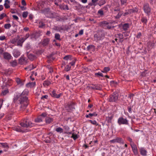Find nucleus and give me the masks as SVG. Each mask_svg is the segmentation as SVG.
Listing matches in <instances>:
<instances>
[{"label":"nucleus","mask_w":156,"mask_h":156,"mask_svg":"<svg viewBox=\"0 0 156 156\" xmlns=\"http://www.w3.org/2000/svg\"><path fill=\"white\" fill-rule=\"evenodd\" d=\"M19 101L21 105V108H24L28 105V98L26 96H20L18 97Z\"/></svg>","instance_id":"1"},{"label":"nucleus","mask_w":156,"mask_h":156,"mask_svg":"<svg viewBox=\"0 0 156 156\" xmlns=\"http://www.w3.org/2000/svg\"><path fill=\"white\" fill-rule=\"evenodd\" d=\"M20 125L21 127L23 128L31 127L34 126V124L30 122L27 119H23L20 123Z\"/></svg>","instance_id":"2"},{"label":"nucleus","mask_w":156,"mask_h":156,"mask_svg":"<svg viewBox=\"0 0 156 156\" xmlns=\"http://www.w3.org/2000/svg\"><path fill=\"white\" fill-rule=\"evenodd\" d=\"M118 94L116 92H114L110 95L108 98V101L109 102H115L118 100Z\"/></svg>","instance_id":"3"},{"label":"nucleus","mask_w":156,"mask_h":156,"mask_svg":"<svg viewBox=\"0 0 156 156\" xmlns=\"http://www.w3.org/2000/svg\"><path fill=\"white\" fill-rule=\"evenodd\" d=\"M118 123L119 125L121 124L127 125L129 124L128 121L127 119L122 117L119 118L118 120Z\"/></svg>","instance_id":"4"},{"label":"nucleus","mask_w":156,"mask_h":156,"mask_svg":"<svg viewBox=\"0 0 156 156\" xmlns=\"http://www.w3.org/2000/svg\"><path fill=\"white\" fill-rule=\"evenodd\" d=\"M144 10L145 13L148 16L149 15L151 11V8L150 7L149 4L145 3L144 5Z\"/></svg>","instance_id":"5"},{"label":"nucleus","mask_w":156,"mask_h":156,"mask_svg":"<svg viewBox=\"0 0 156 156\" xmlns=\"http://www.w3.org/2000/svg\"><path fill=\"white\" fill-rule=\"evenodd\" d=\"M22 128L20 126H15L13 127V129L17 132L22 133H25L28 131V129H24L23 128Z\"/></svg>","instance_id":"6"},{"label":"nucleus","mask_w":156,"mask_h":156,"mask_svg":"<svg viewBox=\"0 0 156 156\" xmlns=\"http://www.w3.org/2000/svg\"><path fill=\"white\" fill-rule=\"evenodd\" d=\"M110 142L111 143H117L123 144L124 143L123 139L122 138L119 137H116L113 140H110Z\"/></svg>","instance_id":"7"},{"label":"nucleus","mask_w":156,"mask_h":156,"mask_svg":"<svg viewBox=\"0 0 156 156\" xmlns=\"http://www.w3.org/2000/svg\"><path fill=\"white\" fill-rule=\"evenodd\" d=\"M28 93V90L25 89L22 92L21 94H19L16 95L15 96L14 98V101H16L18 99V97L20 96H26V95H27Z\"/></svg>","instance_id":"8"},{"label":"nucleus","mask_w":156,"mask_h":156,"mask_svg":"<svg viewBox=\"0 0 156 156\" xmlns=\"http://www.w3.org/2000/svg\"><path fill=\"white\" fill-rule=\"evenodd\" d=\"M130 146L134 154L135 155H137L138 153L137 148L136 145L134 143H131Z\"/></svg>","instance_id":"9"},{"label":"nucleus","mask_w":156,"mask_h":156,"mask_svg":"<svg viewBox=\"0 0 156 156\" xmlns=\"http://www.w3.org/2000/svg\"><path fill=\"white\" fill-rule=\"evenodd\" d=\"M51 95L52 97L54 98H59L62 94V93L57 94L56 91L54 90L51 92Z\"/></svg>","instance_id":"10"},{"label":"nucleus","mask_w":156,"mask_h":156,"mask_svg":"<svg viewBox=\"0 0 156 156\" xmlns=\"http://www.w3.org/2000/svg\"><path fill=\"white\" fill-rule=\"evenodd\" d=\"M50 39L49 38H46L43 39L41 41V44L43 46H47L50 42Z\"/></svg>","instance_id":"11"},{"label":"nucleus","mask_w":156,"mask_h":156,"mask_svg":"<svg viewBox=\"0 0 156 156\" xmlns=\"http://www.w3.org/2000/svg\"><path fill=\"white\" fill-rule=\"evenodd\" d=\"M66 108L68 112H71L75 108L74 104L72 103L68 105L66 107Z\"/></svg>","instance_id":"12"},{"label":"nucleus","mask_w":156,"mask_h":156,"mask_svg":"<svg viewBox=\"0 0 156 156\" xmlns=\"http://www.w3.org/2000/svg\"><path fill=\"white\" fill-rule=\"evenodd\" d=\"M90 88L94 90H100L101 89V86L99 84H96L90 87Z\"/></svg>","instance_id":"13"},{"label":"nucleus","mask_w":156,"mask_h":156,"mask_svg":"<svg viewBox=\"0 0 156 156\" xmlns=\"http://www.w3.org/2000/svg\"><path fill=\"white\" fill-rule=\"evenodd\" d=\"M13 54L14 57L17 58L20 55V53L19 51L17 49H14L13 51Z\"/></svg>","instance_id":"14"},{"label":"nucleus","mask_w":156,"mask_h":156,"mask_svg":"<svg viewBox=\"0 0 156 156\" xmlns=\"http://www.w3.org/2000/svg\"><path fill=\"white\" fill-rule=\"evenodd\" d=\"M98 114L96 112H94L92 113H89L88 114H87L85 115L86 118L90 119H91L93 116H96Z\"/></svg>","instance_id":"15"},{"label":"nucleus","mask_w":156,"mask_h":156,"mask_svg":"<svg viewBox=\"0 0 156 156\" xmlns=\"http://www.w3.org/2000/svg\"><path fill=\"white\" fill-rule=\"evenodd\" d=\"M140 151V154L142 155L146 156L147 155V151L144 148H141Z\"/></svg>","instance_id":"16"},{"label":"nucleus","mask_w":156,"mask_h":156,"mask_svg":"<svg viewBox=\"0 0 156 156\" xmlns=\"http://www.w3.org/2000/svg\"><path fill=\"white\" fill-rule=\"evenodd\" d=\"M3 57L5 59L9 60L11 58V55L8 52H5L3 53Z\"/></svg>","instance_id":"17"},{"label":"nucleus","mask_w":156,"mask_h":156,"mask_svg":"<svg viewBox=\"0 0 156 156\" xmlns=\"http://www.w3.org/2000/svg\"><path fill=\"white\" fill-rule=\"evenodd\" d=\"M16 81L17 84L20 86H23L24 84V81L21 80L18 78H17L16 79Z\"/></svg>","instance_id":"18"},{"label":"nucleus","mask_w":156,"mask_h":156,"mask_svg":"<svg viewBox=\"0 0 156 156\" xmlns=\"http://www.w3.org/2000/svg\"><path fill=\"white\" fill-rule=\"evenodd\" d=\"M10 3V2L9 0H5L4 5L6 9H8L10 8V6L9 5Z\"/></svg>","instance_id":"19"},{"label":"nucleus","mask_w":156,"mask_h":156,"mask_svg":"<svg viewBox=\"0 0 156 156\" xmlns=\"http://www.w3.org/2000/svg\"><path fill=\"white\" fill-rule=\"evenodd\" d=\"M36 85L35 82H34L31 83H29L26 84V86L28 87H35Z\"/></svg>","instance_id":"20"},{"label":"nucleus","mask_w":156,"mask_h":156,"mask_svg":"<svg viewBox=\"0 0 156 156\" xmlns=\"http://www.w3.org/2000/svg\"><path fill=\"white\" fill-rule=\"evenodd\" d=\"M38 33L37 32H35L33 33L31 35V38H34L36 39L38 37Z\"/></svg>","instance_id":"21"},{"label":"nucleus","mask_w":156,"mask_h":156,"mask_svg":"<svg viewBox=\"0 0 156 156\" xmlns=\"http://www.w3.org/2000/svg\"><path fill=\"white\" fill-rule=\"evenodd\" d=\"M53 121V119L52 118L49 117H47L45 119V121L47 124H49Z\"/></svg>","instance_id":"22"},{"label":"nucleus","mask_w":156,"mask_h":156,"mask_svg":"<svg viewBox=\"0 0 156 156\" xmlns=\"http://www.w3.org/2000/svg\"><path fill=\"white\" fill-rule=\"evenodd\" d=\"M141 21L144 24H146L147 22V20L146 17H143L141 18Z\"/></svg>","instance_id":"23"},{"label":"nucleus","mask_w":156,"mask_h":156,"mask_svg":"<svg viewBox=\"0 0 156 156\" xmlns=\"http://www.w3.org/2000/svg\"><path fill=\"white\" fill-rule=\"evenodd\" d=\"M123 12L122 11H119L117 15L115 16V18L116 19H118L123 14Z\"/></svg>","instance_id":"24"},{"label":"nucleus","mask_w":156,"mask_h":156,"mask_svg":"<svg viewBox=\"0 0 156 156\" xmlns=\"http://www.w3.org/2000/svg\"><path fill=\"white\" fill-rule=\"evenodd\" d=\"M129 25L128 23H125L122 26L123 29L125 31L127 30L128 29V28H129Z\"/></svg>","instance_id":"25"},{"label":"nucleus","mask_w":156,"mask_h":156,"mask_svg":"<svg viewBox=\"0 0 156 156\" xmlns=\"http://www.w3.org/2000/svg\"><path fill=\"white\" fill-rule=\"evenodd\" d=\"M24 40H23V39L21 38H20L17 42V44L18 45H20L22 46V44L24 42Z\"/></svg>","instance_id":"26"},{"label":"nucleus","mask_w":156,"mask_h":156,"mask_svg":"<svg viewBox=\"0 0 156 156\" xmlns=\"http://www.w3.org/2000/svg\"><path fill=\"white\" fill-rule=\"evenodd\" d=\"M1 146L3 148H5L7 149L9 148L8 144L6 143H1Z\"/></svg>","instance_id":"27"},{"label":"nucleus","mask_w":156,"mask_h":156,"mask_svg":"<svg viewBox=\"0 0 156 156\" xmlns=\"http://www.w3.org/2000/svg\"><path fill=\"white\" fill-rule=\"evenodd\" d=\"M55 130L57 132L60 133H62L63 131V129L62 128L60 127H58L56 128Z\"/></svg>","instance_id":"28"},{"label":"nucleus","mask_w":156,"mask_h":156,"mask_svg":"<svg viewBox=\"0 0 156 156\" xmlns=\"http://www.w3.org/2000/svg\"><path fill=\"white\" fill-rule=\"evenodd\" d=\"M51 83V82L48 81H44L43 84L45 87L49 86Z\"/></svg>","instance_id":"29"},{"label":"nucleus","mask_w":156,"mask_h":156,"mask_svg":"<svg viewBox=\"0 0 156 156\" xmlns=\"http://www.w3.org/2000/svg\"><path fill=\"white\" fill-rule=\"evenodd\" d=\"M10 63L11 65L13 67H14L17 65V62L16 60L11 61Z\"/></svg>","instance_id":"30"},{"label":"nucleus","mask_w":156,"mask_h":156,"mask_svg":"<svg viewBox=\"0 0 156 156\" xmlns=\"http://www.w3.org/2000/svg\"><path fill=\"white\" fill-rule=\"evenodd\" d=\"M26 61V58L24 57H21L19 59L20 62L21 64L23 63Z\"/></svg>","instance_id":"31"},{"label":"nucleus","mask_w":156,"mask_h":156,"mask_svg":"<svg viewBox=\"0 0 156 156\" xmlns=\"http://www.w3.org/2000/svg\"><path fill=\"white\" fill-rule=\"evenodd\" d=\"M55 38L56 39L59 40H61V39L60 38V34L58 33H56L55 34Z\"/></svg>","instance_id":"32"},{"label":"nucleus","mask_w":156,"mask_h":156,"mask_svg":"<svg viewBox=\"0 0 156 156\" xmlns=\"http://www.w3.org/2000/svg\"><path fill=\"white\" fill-rule=\"evenodd\" d=\"M35 121L36 122H42V119L41 117L40 116L36 119L35 120Z\"/></svg>","instance_id":"33"},{"label":"nucleus","mask_w":156,"mask_h":156,"mask_svg":"<svg viewBox=\"0 0 156 156\" xmlns=\"http://www.w3.org/2000/svg\"><path fill=\"white\" fill-rule=\"evenodd\" d=\"M9 92L8 90H5L2 91V92L1 94V95L2 96L5 95Z\"/></svg>","instance_id":"34"},{"label":"nucleus","mask_w":156,"mask_h":156,"mask_svg":"<svg viewBox=\"0 0 156 156\" xmlns=\"http://www.w3.org/2000/svg\"><path fill=\"white\" fill-rule=\"evenodd\" d=\"M11 27V25L10 23L5 24L4 25V28L5 29H9Z\"/></svg>","instance_id":"35"},{"label":"nucleus","mask_w":156,"mask_h":156,"mask_svg":"<svg viewBox=\"0 0 156 156\" xmlns=\"http://www.w3.org/2000/svg\"><path fill=\"white\" fill-rule=\"evenodd\" d=\"M88 121L90 122V123L93 125H96V126H98V123H97V122L95 120H88Z\"/></svg>","instance_id":"36"},{"label":"nucleus","mask_w":156,"mask_h":156,"mask_svg":"<svg viewBox=\"0 0 156 156\" xmlns=\"http://www.w3.org/2000/svg\"><path fill=\"white\" fill-rule=\"evenodd\" d=\"M95 75L97 77H99L100 76L101 77L103 76V74L102 73L99 72L97 73H95Z\"/></svg>","instance_id":"37"},{"label":"nucleus","mask_w":156,"mask_h":156,"mask_svg":"<svg viewBox=\"0 0 156 156\" xmlns=\"http://www.w3.org/2000/svg\"><path fill=\"white\" fill-rule=\"evenodd\" d=\"M39 28H43V27L45 26V24L41 21H40L39 22Z\"/></svg>","instance_id":"38"},{"label":"nucleus","mask_w":156,"mask_h":156,"mask_svg":"<svg viewBox=\"0 0 156 156\" xmlns=\"http://www.w3.org/2000/svg\"><path fill=\"white\" fill-rule=\"evenodd\" d=\"M127 0H120V1L121 2V5H126L127 3Z\"/></svg>","instance_id":"39"},{"label":"nucleus","mask_w":156,"mask_h":156,"mask_svg":"<svg viewBox=\"0 0 156 156\" xmlns=\"http://www.w3.org/2000/svg\"><path fill=\"white\" fill-rule=\"evenodd\" d=\"M98 13L101 16H102L104 15L103 11L101 9L99 10L98 11Z\"/></svg>","instance_id":"40"},{"label":"nucleus","mask_w":156,"mask_h":156,"mask_svg":"<svg viewBox=\"0 0 156 156\" xmlns=\"http://www.w3.org/2000/svg\"><path fill=\"white\" fill-rule=\"evenodd\" d=\"M7 16L6 14L5 13H2L0 15V20L2 19L4 17Z\"/></svg>","instance_id":"41"},{"label":"nucleus","mask_w":156,"mask_h":156,"mask_svg":"<svg viewBox=\"0 0 156 156\" xmlns=\"http://www.w3.org/2000/svg\"><path fill=\"white\" fill-rule=\"evenodd\" d=\"M71 68V66L68 65H67L66 66L65 68V70L66 71H68L70 70Z\"/></svg>","instance_id":"42"},{"label":"nucleus","mask_w":156,"mask_h":156,"mask_svg":"<svg viewBox=\"0 0 156 156\" xmlns=\"http://www.w3.org/2000/svg\"><path fill=\"white\" fill-rule=\"evenodd\" d=\"M71 137L73 138L74 140H76L78 138V136L76 134L73 133Z\"/></svg>","instance_id":"43"},{"label":"nucleus","mask_w":156,"mask_h":156,"mask_svg":"<svg viewBox=\"0 0 156 156\" xmlns=\"http://www.w3.org/2000/svg\"><path fill=\"white\" fill-rule=\"evenodd\" d=\"M35 67H34L33 65H30L29 67H27L25 68L26 69H28L30 70H31L34 69Z\"/></svg>","instance_id":"44"},{"label":"nucleus","mask_w":156,"mask_h":156,"mask_svg":"<svg viewBox=\"0 0 156 156\" xmlns=\"http://www.w3.org/2000/svg\"><path fill=\"white\" fill-rule=\"evenodd\" d=\"M28 12H23L22 16L23 18H26L27 17Z\"/></svg>","instance_id":"45"},{"label":"nucleus","mask_w":156,"mask_h":156,"mask_svg":"<svg viewBox=\"0 0 156 156\" xmlns=\"http://www.w3.org/2000/svg\"><path fill=\"white\" fill-rule=\"evenodd\" d=\"M62 6H60V8L61 9H66L67 10H69V9L67 5H64L63 6V7H62Z\"/></svg>","instance_id":"46"},{"label":"nucleus","mask_w":156,"mask_h":156,"mask_svg":"<svg viewBox=\"0 0 156 156\" xmlns=\"http://www.w3.org/2000/svg\"><path fill=\"white\" fill-rule=\"evenodd\" d=\"M29 34L28 33L25 36L22 38L23 39V40H24V41H25L29 37Z\"/></svg>","instance_id":"47"},{"label":"nucleus","mask_w":156,"mask_h":156,"mask_svg":"<svg viewBox=\"0 0 156 156\" xmlns=\"http://www.w3.org/2000/svg\"><path fill=\"white\" fill-rule=\"evenodd\" d=\"M94 47V45H89L88 46L87 48V50L89 51L90 49H91L92 48H93Z\"/></svg>","instance_id":"48"},{"label":"nucleus","mask_w":156,"mask_h":156,"mask_svg":"<svg viewBox=\"0 0 156 156\" xmlns=\"http://www.w3.org/2000/svg\"><path fill=\"white\" fill-rule=\"evenodd\" d=\"M104 72H105V73H107L108 71H109L110 70V69L109 67H105L104 68Z\"/></svg>","instance_id":"49"},{"label":"nucleus","mask_w":156,"mask_h":156,"mask_svg":"<svg viewBox=\"0 0 156 156\" xmlns=\"http://www.w3.org/2000/svg\"><path fill=\"white\" fill-rule=\"evenodd\" d=\"M64 128L66 132H68L69 129V127L66 125H65L64 126Z\"/></svg>","instance_id":"50"},{"label":"nucleus","mask_w":156,"mask_h":156,"mask_svg":"<svg viewBox=\"0 0 156 156\" xmlns=\"http://www.w3.org/2000/svg\"><path fill=\"white\" fill-rule=\"evenodd\" d=\"M28 57L29 59L31 60H33L34 58V56L30 54L28 55Z\"/></svg>","instance_id":"51"},{"label":"nucleus","mask_w":156,"mask_h":156,"mask_svg":"<svg viewBox=\"0 0 156 156\" xmlns=\"http://www.w3.org/2000/svg\"><path fill=\"white\" fill-rule=\"evenodd\" d=\"M102 24L103 27V26H104V27H105L108 24V23L106 21H104L102 22Z\"/></svg>","instance_id":"52"},{"label":"nucleus","mask_w":156,"mask_h":156,"mask_svg":"<svg viewBox=\"0 0 156 156\" xmlns=\"http://www.w3.org/2000/svg\"><path fill=\"white\" fill-rule=\"evenodd\" d=\"M48 69H49V72L50 73H51L53 72V69L51 67L49 66L48 67Z\"/></svg>","instance_id":"53"},{"label":"nucleus","mask_w":156,"mask_h":156,"mask_svg":"<svg viewBox=\"0 0 156 156\" xmlns=\"http://www.w3.org/2000/svg\"><path fill=\"white\" fill-rule=\"evenodd\" d=\"M142 35L141 33L140 32H139L138 33L137 35L136 36V37L138 38H140L141 36Z\"/></svg>","instance_id":"54"},{"label":"nucleus","mask_w":156,"mask_h":156,"mask_svg":"<svg viewBox=\"0 0 156 156\" xmlns=\"http://www.w3.org/2000/svg\"><path fill=\"white\" fill-rule=\"evenodd\" d=\"M5 39V36H0V40L3 41Z\"/></svg>","instance_id":"55"},{"label":"nucleus","mask_w":156,"mask_h":156,"mask_svg":"<svg viewBox=\"0 0 156 156\" xmlns=\"http://www.w3.org/2000/svg\"><path fill=\"white\" fill-rule=\"evenodd\" d=\"M104 27H105V29H109L111 28V26H110V25H108H108H107V26H106Z\"/></svg>","instance_id":"56"},{"label":"nucleus","mask_w":156,"mask_h":156,"mask_svg":"<svg viewBox=\"0 0 156 156\" xmlns=\"http://www.w3.org/2000/svg\"><path fill=\"white\" fill-rule=\"evenodd\" d=\"M98 1V0H92V2L93 4V5H96V2Z\"/></svg>","instance_id":"57"},{"label":"nucleus","mask_w":156,"mask_h":156,"mask_svg":"<svg viewBox=\"0 0 156 156\" xmlns=\"http://www.w3.org/2000/svg\"><path fill=\"white\" fill-rule=\"evenodd\" d=\"M22 4L23 5L25 6L26 5V3L25 1L24 0H22L21 2Z\"/></svg>","instance_id":"58"},{"label":"nucleus","mask_w":156,"mask_h":156,"mask_svg":"<svg viewBox=\"0 0 156 156\" xmlns=\"http://www.w3.org/2000/svg\"><path fill=\"white\" fill-rule=\"evenodd\" d=\"M127 140L128 141H129L131 143H134V142L133 141L132 139L130 137H128L127 138Z\"/></svg>","instance_id":"59"},{"label":"nucleus","mask_w":156,"mask_h":156,"mask_svg":"<svg viewBox=\"0 0 156 156\" xmlns=\"http://www.w3.org/2000/svg\"><path fill=\"white\" fill-rule=\"evenodd\" d=\"M16 42V39H13L11 41V43L13 44H15Z\"/></svg>","instance_id":"60"},{"label":"nucleus","mask_w":156,"mask_h":156,"mask_svg":"<svg viewBox=\"0 0 156 156\" xmlns=\"http://www.w3.org/2000/svg\"><path fill=\"white\" fill-rule=\"evenodd\" d=\"M128 111L129 113H132V108L131 107H128Z\"/></svg>","instance_id":"61"},{"label":"nucleus","mask_w":156,"mask_h":156,"mask_svg":"<svg viewBox=\"0 0 156 156\" xmlns=\"http://www.w3.org/2000/svg\"><path fill=\"white\" fill-rule=\"evenodd\" d=\"M4 51L3 49L2 48H0V55H2Z\"/></svg>","instance_id":"62"},{"label":"nucleus","mask_w":156,"mask_h":156,"mask_svg":"<svg viewBox=\"0 0 156 156\" xmlns=\"http://www.w3.org/2000/svg\"><path fill=\"white\" fill-rule=\"evenodd\" d=\"M75 63V61H72L69 64L71 65L72 66H73L74 65Z\"/></svg>","instance_id":"63"},{"label":"nucleus","mask_w":156,"mask_h":156,"mask_svg":"<svg viewBox=\"0 0 156 156\" xmlns=\"http://www.w3.org/2000/svg\"><path fill=\"white\" fill-rule=\"evenodd\" d=\"M83 30H81L80 31L79 34L80 35H82L83 34Z\"/></svg>","instance_id":"64"}]
</instances>
